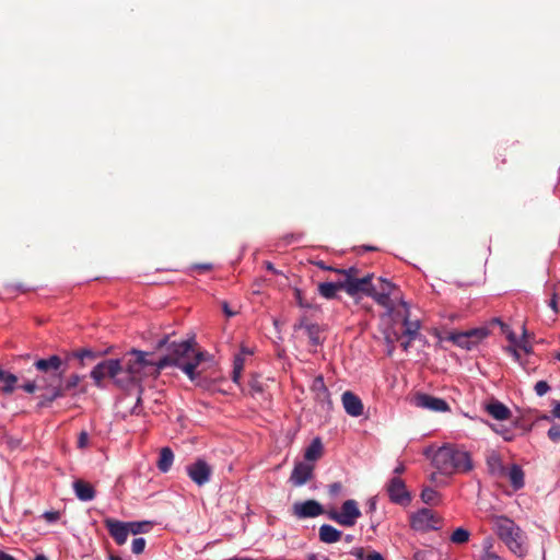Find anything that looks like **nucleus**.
Returning <instances> with one entry per match:
<instances>
[{
  "mask_svg": "<svg viewBox=\"0 0 560 560\" xmlns=\"http://www.w3.org/2000/svg\"><path fill=\"white\" fill-rule=\"evenodd\" d=\"M159 348L166 347L167 353L158 361V369L162 370L170 365H175L191 380H196V369L205 360L207 353L196 349L194 340H183L180 342L163 338L158 343Z\"/></svg>",
  "mask_w": 560,
  "mask_h": 560,
  "instance_id": "1",
  "label": "nucleus"
},
{
  "mask_svg": "<svg viewBox=\"0 0 560 560\" xmlns=\"http://www.w3.org/2000/svg\"><path fill=\"white\" fill-rule=\"evenodd\" d=\"M493 529L513 553L518 557L525 555L526 546L524 533L512 520L505 516L494 517Z\"/></svg>",
  "mask_w": 560,
  "mask_h": 560,
  "instance_id": "2",
  "label": "nucleus"
},
{
  "mask_svg": "<svg viewBox=\"0 0 560 560\" xmlns=\"http://www.w3.org/2000/svg\"><path fill=\"white\" fill-rule=\"evenodd\" d=\"M355 268L336 269V273L342 276V290L346 291L348 295L354 298L359 293H363L369 296V292H371L373 287L371 283L373 275H368L363 278H355Z\"/></svg>",
  "mask_w": 560,
  "mask_h": 560,
  "instance_id": "3",
  "label": "nucleus"
},
{
  "mask_svg": "<svg viewBox=\"0 0 560 560\" xmlns=\"http://www.w3.org/2000/svg\"><path fill=\"white\" fill-rule=\"evenodd\" d=\"M432 465L445 476L468 472L474 468L471 457H432Z\"/></svg>",
  "mask_w": 560,
  "mask_h": 560,
  "instance_id": "4",
  "label": "nucleus"
},
{
  "mask_svg": "<svg viewBox=\"0 0 560 560\" xmlns=\"http://www.w3.org/2000/svg\"><path fill=\"white\" fill-rule=\"evenodd\" d=\"M327 516L341 526L351 527L361 516V511L357 501L349 499L342 503L340 511L330 510L327 512Z\"/></svg>",
  "mask_w": 560,
  "mask_h": 560,
  "instance_id": "5",
  "label": "nucleus"
},
{
  "mask_svg": "<svg viewBox=\"0 0 560 560\" xmlns=\"http://www.w3.org/2000/svg\"><path fill=\"white\" fill-rule=\"evenodd\" d=\"M385 490L392 503L407 506L410 504L412 497L407 489L405 481L398 477L393 476L386 483Z\"/></svg>",
  "mask_w": 560,
  "mask_h": 560,
  "instance_id": "6",
  "label": "nucleus"
},
{
  "mask_svg": "<svg viewBox=\"0 0 560 560\" xmlns=\"http://www.w3.org/2000/svg\"><path fill=\"white\" fill-rule=\"evenodd\" d=\"M122 371L124 366L119 360H104L94 366L91 371V377L94 380L95 385L100 387L105 377L115 380Z\"/></svg>",
  "mask_w": 560,
  "mask_h": 560,
  "instance_id": "7",
  "label": "nucleus"
},
{
  "mask_svg": "<svg viewBox=\"0 0 560 560\" xmlns=\"http://www.w3.org/2000/svg\"><path fill=\"white\" fill-rule=\"evenodd\" d=\"M186 472L194 483L202 487L211 480L213 468L205 459L198 458L186 466Z\"/></svg>",
  "mask_w": 560,
  "mask_h": 560,
  "instance_id": "8",
  "label": "nucleus"
},
{
  "mask_svg": "<svg viewBox=\"0 0 560 560\" xmlns=\"http://www.w3.org/2000/svg\"><path fill=\"white\" fill-rule=\"evenodd\" d=\"M34 366L42 373H44L47 382L52 380L59 382L63 375L62 360L58 355H50L47 359H39L35 361Z\"/></svg>",
  "mask_w": 560,
  "mask_h": 560,
  "instance_id": "9",
  "label": "nucleus"
},
{
  "mask_svg": "<svg viewBox=\"0 0 560 560\" xmlns=\"http://www.w3.org/2000/svg\"><path fill=\"white\" fill-rule=\"evenodd\" d=\"M439 523L440 517L430 509L419 510L410 520L411 527L419 532L436 529Z\"/></svg>",
  "mask_w": 560,
  "mask_h": 560,
  "instance_id": "10",
  "label": "nucleus"
},
{
  "mask_svg": "<svg viewBox=\"0 0 560 560\" xmlns=\"http://www.w3.org/2000/svg\"><path fill=\"white\" fill-rule=\"evenodd\" d=\"M412 404L418 408L435 412H446L450 410V405L446 400L424 393H417L412 397Z\"/></svg>",
  "mask_w": 560,
  "mask_h": 560,
  "instance_id": "11",
  "label": "nucleus"
},
{
  "mask_svg": "<svg viewBox=\"0 0 560 560\" xmlns=\"http://www.w3.org/2000/svg\"><path fill=\"white\" fill-rule=\"evenodd\" d=\"M317 457H305L306 460L299 462L295 464L292 474L290 476V481L295 487H301L306 483L313 476L314 464L313 460Z\"/></svg>",
  "mask_w": 560,
  "mask_h": 560,
  "instance_id": "12",
  "label": "nucleus"
},
{
  "mask_svg": "<svg viewBox=\"0 0 560 560\" xmlns=\"http://www.w3.org/2000/svg\"><path fill=\"white\" fill-rule=\"evenodd\" d=\"M293 515L298 518L316 517L324 514V509L316 500L295 502L292 506Z\"/></svg>",
  "mask_w": 560,
  "mask_h": 560,
  "instance_id": "13",
  "label": "nucleus"
},
{
  "mask_svg": "<svg viewBox=\"0 0 560 560\" xmlns=\"http://www.w3.org/2000/svg\"><path fill=\"white\" fill-rule=\"evenodd\" d=\"M143 359L144 352L133 350L130 353V358L128 359L124 371H126L131 381H140L143 375H147L148 372L143 370Z\"/></svg>",
  "mask_w": 560,
  "mask_h": 560,
  "instance_id": "14",
  "label": "nucleus"
},
{
  "mask_svg": "<svg viewBox=\"0 0 560 560\" xmlns=\"http://www.w3.org/2000/svg\"><path fill=\"white\" fill-rule=\"evenodd\" d=\"M422 455H470V452L454 443H443L441 445L430 444L422 450Z\"/></svg>",
  "mask_w": 560,
  "mask_h": 560,
  "instance_id": "15",
  "label": "nucleus"
},
{
  "mask_svg": "<svg viewBox=\"0 0 560 560\" xmlns=\"http://www.w3.org/2000/svg\"><path fill=\"white\" fill-rule=\"evenodd\" d=\"M311 390L314 395V399L320 404L323 409L328 410L331 408L330 395L322 375H318L313 380Z\"/></svg>",
  "mask_w": 560,
  "mask_h": 560,
  "instance_id": "16",
  "label": "nucleus"
},
{
  "mask_svg": "<svg viewBox=\"0 0 560 560\" xmlns=\"http://www.w3.org/2000/svg\"><path fill=\"white\" fill-rule=\"evenodd\" d=\"M104 524L109 535L113 537L117 545L121 546L127 541L129 534L127 523L114 518H106L104 521Z\"/></svg>",
  "mask_w": 560,
  "mask_h": 560,
  "instance_id": "17",
  "label": "nucleus"
},
{
  "mask_svg": "<svg viewBox=\"0 0 560 560\" xmlns=\"http://www.w3.org/2000/svg\"><path fill=\"white\" fill-rule=\"evenodd\" d=\"M369 296L383 306L388 315L395 311L396 302L401 299L400 294L378 293L377 287L374 284L371 292H369Z\"/></svg>",
  "mask_w": 560,
  "mask_h": 560,
  "instance_id": "18",
  "label": "nucleus"
},
{
  "mask_svg": "<svg viewBox=\"0 0 560 560\" xmlns=\"http://www.w3.org/2000/svg\"><path fill=\"white\" fill-rule=\"evenodd\" d=\"M341 401L346 412L352 417H359L363 413V404L359 396L347 390L341 396Z\"/></svg>",
  "mask_w": 560,
  "mask_h": 560,
  "instance_id": "19",
  "label": "nucleus"
},
{
  "mask_svg": "<svg viewBox=\"0 0 560 560\" xmlns=\"http://www.w3.org/2000/svg\"><path fill=\"white\" fill-rule=\"evenodd\" d=\"M514 489V491H518L524 488L525 486V475L522 469V467L517 464H512L510 467L505 470V476Z\"/></svg>",
  "mask_w": 560,
  "mask_h": 560,
  "instance_id": "20",
  "label": "nucleus"
},
{
  "mask_svg": "<svg viewBox=\"0 0 560 560\" xmlns=\"http://www.w3.org/2000/svg\"><path fill=\"white\" fill-rule=\"evenodd\" d=\"M401 305L405 307V314L402 319L404 331L402 336L410 339H416L419 336L420 330V322L419 320H410L409 318V310L407 308V304L404 301H400Z\"/></svg>",
  "mask_w": 560,
  "mask_h": 560,
  "instance_id": "21",
  "label": "nucleus"
},
{
  "mask_svg": "<svg viewBox=\"0 0 560 560\" xmlns=\"http://www.w3.org/2000/svg\"><path fill=\"white\" fill-rule=\"evenodd\" d=\"M73 490H74L77 498L83 502L92 501L96 495V492H95L93 486L89 482L81 480V479L74 480Z\"/></svg>",
  "mask_w": 560,
  "mask_h": 560,
  "instance_id": "22",
  "label": "nucleus"
},
{
  "mask_svg": "<svg viewBox=\"0 0 560 560\" xmlns=\"http://www.w3.org/2000/svg\"><path fill=\"white\" fill-rule=\"evenodd\" d=\"M319 540L325 544H334L340 540L342 533L331 525L324 524L319 527Z\"/></svg>",
  "mask_w": 560,
  "mask_h": 560,
  "instance_id": "23",
  "label": "nucleus"
},
{
  "mask_svg": "<svg viewBox=\"0 0 560 560\" xmlns=\"http://www.w3.org/2000/svg\"><path fill=\"white\" fill-rule=\"evenodd\" d=\"M18 376L0 368V390L4 394H12L18 385Z\"/></svg>",
  "mask_w": 560,
  "mask_h": 560,
  "instance_id": "24",
  "label": "nucleus"
},
{
  "mask_svg": "<svg viewBox=\"0 0 560 560\" xmlns=\"http://www.w3.org/2000/svg\"><path fill=\"white\" fill-rule=\"evenodd\" d=\"M342 290V279L336 282H322L318 284V292L325 299H335L337 292Z\"/></svg>",
  "mask_w": 560,
  "mask_h": 560,
  "instance_id": "25",
  "label": "nucleus"
},
{
  "mask_svg": "<svg viewBox=\"0 0 560 560\" xmlns=\"http://www.w3.org/2000/svg\"><path fill=\"white\" fill-rule=\"evenodd\" d=\"M487 411L497 420H506L511 417L510 409L498 400L490 402L487 406Z\"/></svg>",
  "mask_w": 560,
  "mask_h": 560,
  "instance_id": "26",
  "label": "nucleus"
},
{
  "mask_svg": "<svg viewBox=\"0 0 560 560\" xmlns=\"http://www.w3.org/2000/svg\"><path fill=\"white\" fill-rule=\"evenodd\" d=\"M472 348L490 335L488 326H481L472 329L465 330Z\"/></svg>",
  "mask_w": 560,
  "mask_h": 560,
  "instance_id": "27",
  "label": "nucleus"
},
{
  "mask_svg": "<svg viewBox=\"0 0 560 560\" xmlns=\"http://www.w3.org/2000/svg\"><path fill=\"white\" fill-rule=\"evenodd\" d=\"M489 472L494 477H504L508 467L502 463L501 457H488L487 460Z\"/></svg>",
  "mask_w": 560,
  "mask_h": 560,
  "instance_id": "28",
  "label": "nucleus"
},
{
  "mask_svg": "<svg viewBox=\"0 0 560 560\" xmlns=\"http://www.w3.org/2000/svg\"><path fill=\"white\" fill-rule=\"evenodd\" d=\"M446 339L452 341L454 345H456L460 348H464L467 350L472 349V346L470 345V341L465 331H452L448 334Z\"/></svg>",
  "mask_w": 560,
  "mask_h": 560,
  "instance_id": "29",
  "label": "nucleus"
},
{
  "mask_svg": "<svg viewBox=\"0 0 560 560\" xmlns=\"http://www.w3.org/2000/svg\"><path fill=\"white\" fill-rule=\"evenodd\" d=\"M45 388L51 389L52 399L65 397L68 393V390L65 389V385L62 384L61 380L59 382H54L52 380L46 382Z\"/></svg>",
  "mask_w": 560,
  "mask_h": 560,
  "instance_id": "30",
  "label": "nucleus"
},
{
  "mask_svg": "<svg viewBox=\"0 0 560 560\" xmlns=\"http://www.w3.org/2000/svg\"><path fill=\"white\" fill-rule=\"evenodd\" d=\"M45 388L51 389L52 399L65 397L68 393V390L65 389V385L62 384L61 380L59 382H54L52 380L46 382Z\"/></svg>",
  "mask_w": 560,
  "mask_h": 560,
  "instance_id": "31",
  "label": "nucleus"
},
{
  "mask_svg": "<svg viewBox=\"0 0 560 560\" xmlns=\"http://www.w3.org/2000/svg\"><path fill=\"white\" fill-rule=\"evenodd\" d=\"M421 500L429 505H435L439 503L440 494L436 490L430 487L423 488L421 491Z\"/></svg>",
  "mask_w": 560,
  "mask_h": 560,
  "instance_id": "32",
  "label": "nucleus"
},
{
  "mask_svg": "<svg viewBox=\"0 0 560 560\" xmlns=\"http://www.w3.org/2000/svg\"><path fill=\"white\" fill-rule=\"evenodd\" d=\"M71 358L78 359L81 365H84V361H94L97 358V353L91 349H80L71 353Z\"/></svg>",
  "mask_w": 560,
  "mask_h": 560,
  "instance_id": "33",
  "label": "nucleus"
},
{
  "mask_svg": "<svg viewBox=\"0 0 560 560\" xmlns=\"http://www.w3.org/2000/svg\"><path fill=\"white\" fill-rule=\"evenodd\" d=\"M378 293L400 294V290L390 281L378 278L377 284Z\"/></svg>",
  "mask_w": 560,
  "mask_h": 560,
  "instance_id": "34",
  "label": "nucleus"
},
{
  "mask_svg": "<svg viewBox=\"0 0 560 560\" xmlns=\"http://www.w3.org/2000/svg\"><path fill=\"white\" fill-rule=\"evenodd\" d=\"M305 332L313 346H318L323 342L320 338V327L317 324L307 326Z\"/></svg>",
  "mask_w": 560,
  "mask_h": 560,
  "instance_id": "35",
  "label": "nucleus"
},
{
  "mask_svg": "<svg viewBox=\"0 0 560 560\" xmlns=\"http://www.w3.org/2000/svg\"><path fill=\"white\" fill-rule=\"evenodd\" d=\"M244 370V358L242 354H236L233 361V372H232V380L234 383L240 382L242 372Z\"/></svg>",
  "mask_w": 560,
  "mask_h": 560,
  "instance_id": "36",
  "label": "nucleus"
},
{
  "mask_svg": "<svg viewBox=\"0 0 560 560\" xmlns=\"http://www.w3.org/2000/svg\"><path fill=\"white\" fill-rule=\"evenodd\" d=\"M469 532L463 527L456 528L451 535V541L453 544L462 545L469 540Z\"/></svg>",
  "mask_w": 560,
  "mask_h": 560,
  "instance_id": "37",
  "label": "nucleus"
},
{
  "mask_svg": "<svg viewBox=\"0 0 560 560\" xmlns=\"http://www.w3.org/2000/svg\"><path fill=\"white\" fill-rule=\"evenodd\" d=\"M47 382L46 377L45 376H40V377H37L36 380L34 381H30V382H26L25 384H23L21 387L32 394L34 393L36 389H39V388H45V383Z\"/></svg>",
  "mask_w": 560,
  "mask_h": 560,
  "instance_id": "38",
  "label": "nucleus"
},
{
  "mask_svg": "<svg viewBox=\"0 0 560 560\" xmlns=\"http://www.w3.org/2000/svg\"><path fill=\"white\" fill-rule=\"evenodd\" d=\"M490 326H500L501 331H502L503 334H506V336H508L509 340H510L511 342H515V335H514V332H513V331L510 329V327H509L506 324H504L500 318H498V317L492 318V319L489 322V324H488V327H490Z\"/></svg>",
  "mask_w": 560,
  "mask_h": 560,
  "instance_id": "39",
  "label": "nucleus"
},
{
  "mask_svg": "<svg viewBox=\"0 0 560 560\" xmlns=\"http://www.w3.org/2000/svg\"><path fill=\"white\" fill-rule=\"evenodd\" d=\"M127 525L129 528V533H132L135 535H137L139 533H144L150 527L149 522H130V523H127Z\"/></svg>",
  "mask_w": 560,
  "mask_h": 560,
  "instance_id": "40",
  "label": "nucleus"
},
{
  "mask_svg": "<svg viewBox=\"0 0 560 560\" xmlns=\"http://www.w3.org/2000/svg\"><path fill=\"white\" fill-rule=\"evenodd\" d=\"M323 451V443L319 438L312 441L308 447L305 450L304 455H320Z\"/></svg>",
  "mask_w": 560,
  "mask_h": 560,
  "instance_id": "41",
  "label": "nucleus"
},
{
  "mask_svg": "<svg viewBox=\"0 0 560 560\" xmlns=\"http://www.w3.org/2000/svg\"><path fill=\"white\" fill-rule=\"evenodd\" d=\"M92 443L90 434L86 431H81L77 439V446L80 451H86L88 445Z\"/></svg>",
  "mask_w": 560,
  "mask_h": 560,
  "instance_id": "42",
  "label": "nucleus"
},
{
  "mask_svg": "<svg viewBox=\"0 0 560 560\" xmlns=\"http://www.w3.org/2000/svg\"><path fill=\"white\" fill-rule=\"evenodd\" d=\"M158 369V362H153L148 359V353L144 352V359H143V370L148 372V374L159 373L160 370Z\"/></svg>",
  "mask_w": 560,
  "mask_h": 560,
  "instance_id": "43",
  "label": "nucleus"
},
{
  "mask_svg": "<svg viewBox=\"0 0 560 560\" xmlns=\"http://www.w3.org/2000/svg\"><path fill=\"white\" fill-rule=\"evenodd\" d=\"M402 338H406L405 336H402V332L401 334H398L396 331H393V332H388L386 335V341L387 343L389 345V350H388V353L390 354L393 349H394V343L396 341H400Z\"/></svg>",
  "mask_w": 560,
  "mask_h": 560,
  "instance_id": "44",
  "label": "nucleus"
},
{
  "mask_svg": "<svg viewBox=\"0 0 560 560\" xmlns=\"http://www.w3.org/2000/svg\"><path fill=\"white\" fill-rule=\"evenodd\" d=\"M80 382L81 376H79L78 374H72L62 384L65 385V389L70 392L71 389L75 388Z\"/></svg>",
  "mask_w": 560,
  "mask_h": 560,
  "instance_id": "45",
  "label": "nucleus"
},
{
  "mask_svg": "<svg viewBox=\"0 0 560 560\" xmlns=\"http://www.w3.org/2000/svg\"><path fill=\"white\" fill-rule=\"evenodd\" d=\"M174 457H160L158 460V468L162 472H167L173 465Z\"/></svg>",
  "mask_w": 560,
  "mask_h": 560,
  "instance_id": "46",
  "label": "nucleus"
},
{
  "mask_svg": "<svg viewBox=\"0 0 560 560\" xmlns=\"http://www.w3.org/2000/svg\"><path fill=\"white\" fill-rule=\"evenodd\" d=\"M132 552L136 553V555H140L143 552L144 548H145V539L140 537V538H135L133 541H132Z\"/></svg>",
  "mask_w": 560,
  "mask_h": 560,
  "instance_id": "47",
  "label": "nucleus"
},
{
  "mask_svg": "<svg viewBox=\"0 0 560 560\" xmlns=\"http://www.w3.org/2000/svg\"><path fill=\"white\" fill-rule=\"evenodd\" d=\"M357 556L359 560H384L383 556L377 551H372L366 557H363L362 549H359Z\"/></svg>",
  "mask_w": 560,
  "mask_h": 560,
  "instance_id": "48",
  "label": "nucleus"
},
{
  "mask_svg": "<svg viewBox=\"0 0 560 560\" xmlns=\"http://www.w3.org/2000/svg\"><path fill=\"white\" fill-rule=\"evenodd\" d=\"M550 389V386L548 385V383L546 381H539L536 383L535 385V392L538 396H544L545 394H547Z\"/></svg>",
  "mask_w": 560,
  "mask_h": 560,
  "instance_id": "49",
  "label": "nucleus"
},
{
  "mask_svg": "<svg viewBox=\"0 0 560 560\" xmlns=\"http://www.w3.org/2000/svg\"><path fill=\"white\" fill-rule=\"evenodd\" d=\"M548 438L553 442L560 441V424H553L550 427L548 430Z\"/></svg>",
  "mask_w": 560,
  "mask_h": 560,
  "instance_id": "50",
  "label": "nucleus"
},
{
  "mask_svg": "<svg viewBox=\"0 0 560 560\" xmlns=\"http://www.w3.org/2000/svg\"><path fill=\"white\" fill-rule=\"evenodd\" d=\"M491 546L492 545L488 542L481 560H502L501 557H499L495 552L490 550Z\"/></svg>",
  "mask_w": 560,
  "mask_h": 560,
  "instance_id": "51",
  "label": "nucleus"
},
{
  "mask_svg": "<svg viewBox=\"0 0 560 560\" xmlns=\"http://www.w3.org/2000/svg\"><path fill=\"white\" fill-rule=\"evenodd\" d=\"M294 298L300 307H311V304L305 302L302 295V291L298 288L294 289Z\"/></svg>",
  "mask_w": 560,
  "mask_h": 560,
  "instance_id": "52",
  "label": "nucleus"
},
{
  "mask_svg": "<svg viewBox=\"0 0 560 560\" xmlns=\"http://www.w3.org/2000/svg\"><path fill=\"white\" fill-rule=\"evenodd\" d=\"M43 517L47 522L54 523L60 518V513L58 511H47L43 514Z\"/></svg>",
  "mask_w": 560,
  "mask_h": 560,
  "instance_id": "53",
  "label": "nucleus"
},
{
  "mask_svg": "<svg viewBox=\"0 0 560 560\" xmlns=\"http://www.w3.org/2000/svg\"><path fill=\"white\" fill-rule=\"evenodd\" d=\"M313 323H310L305 316L301 317L299 322L294 325V329H304L306 330V327L312 325Z\"/></svg>",
  "mask_w": 560,
  "mask_h": 560,
  "instance_id": "54",
  "label": "nucleus"
},
{
  "mask_svg": "<svg viewBox=\"0 0 560 560\" xmlns=\"http://www.w3.org/2000/svg\"><path fill=\"white\" fill-rule=\"evenodd\" d=\"M341 483L340 482H334L331 485H329L328 487V491L330 493V495L335 497L337 494H339V492L341 491Z\"/></svg>",
  "mask_w": 560,
  "mask_h": 560,
  "instance_id": "55",
  "label": "nucleus"
},
{
  "mask_svg": "<svg viewBox=\"0 0 560 560\" xmlns=\"http://www.w3.org/2000/svg\"><path fill=\"white\" fill-rule=\"evenodd\" d=\"M222 311L228 317L235 316L237 314L236 311H232L228 304V302H222Z\"/></svg>",
  "mask_w": 560,
  "mask_h": 560,
  "instance_id": "56",
  "label": "nucleus"
},
{
  "mask_svg": "<svg viewBox=\"0 0 560 560\" xmlns=\"http://www.w3.org/2000/svg\"><path fill=\"white\" fill-rule=\"evenodd\" d=\"M505 351L511 354L516 361H520L521 359V355H520V352L516 350L515 347L513 346H509L505 348Z\"/></svg>",
  "mask_w": 560,
  "mask_h": 560,
  "instance_id": "57",
  "label": "nucleus"
},
{
  "mask_svg": "<svg viewBox=\"0 0 560 560\" xmlns=\"http://www.w3.org/2000/svg\"><path fill=\"white\" fill-rule=\"evenodd\" d=\"M551 415L552 417L560 419V401L552 402Z\"/></svg>",
  "mask_w": 560,
  "mask_h": 560,
  "instance_id": "58",
  "label": "nucleus"
},
{
  "mask_svg": "<svg viewBox=\"0 0 560 560\" xmlns=\"http://www.w3.org/2000/svg\"><path fill=\"white\" fill-rule=\"evenodd\" d=\"M249 385L254 392H256V393L262 392V386L256 378L252 380Z\"/></svg>",
  "mask_w": 560,
  "mask_h": 560,
  "instance_id": "59",
  "label": "nucleus"
},
{
  "mask_svg": "<svg viewBox=\"0 0 560 560\" xmlns=\"http://www.w3.org/2000/svg\"><path fill=\"white\" fill-rule=\"evenodd\" d=\"M406 466L402 463H398L397 466L394 468L393 472L394 476L400 477L402 472H405Z\"/></svg>",
  "mask_w": 560,
  "mask_h": 560,
  "instance_id": "60",
  "label": "nucleus"
},
{
  "mask_svg": "<svg viewBox=\"0 0 560 560\" xmlns=\"http://www.w3.org/2000/svg\"><path fill=\"white\" fill-rule=\"evenodd\" d=\"M415 339H410V338H406V339H401L400 340V347L405 350V351H408V349L410 348L411 346V342L413 341Z\"/></svg>",
  "mask_w": 560,
  "mask_h": 560,
  "instance_id": "61",
  "label": "nucleus"
},
{
  "mask_svg": "<svg viewBox=\"0 0 560 560\" xmlns=\"http://www.w3.org/2000/svg\"><path fill=\"white\" fill-rule=\"evenodd\" d=\"M265 266H266V269H267V270H269V271H271V272H273V273H276V275L281 273L279 270H277V269L275 268V266H273V265H272V262H270V261H266V262H265Z\"/></svg>",
  "mask_w": 560,
  "mask_h": 560,
  "instance_id": "62",
  "label": "nucleus"
},
{
  "mask_svg": "<svg viewBox=\"0 0 560 560\" xmlns=\"http://www.w3.org/2000/svg\"><path fill=\"white\" fill-rule=\"evenodd\" d=\"M195 269H198V270L205 272V271H208L211 269V265H209V264L196 265Z\"/></svg>",
  "mask_w": 560,
  "mask_h": 560,
  "instance_id": "63",
  "label": "nucleus"
},
{
  "mask_svg": "<svg viewBox=\"0 0 560 560\" xmlns=\"http://www.w3.org/2000/svg\"><path fill=\"white\" fill-rule=\"evenodd\" d=\"M0 560H15V558L4 551H0Z\"/></svg>",
  "mask_w": 560,
  "mask_h": 560,
  "instance_id": "64",
  "label": "nucleus"
}]
</instances>
